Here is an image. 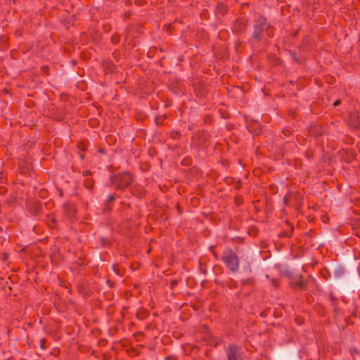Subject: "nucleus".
<instances>
[{
  "label": "nucleus",
  "mask_w": 360,
  "mask_h": 360,
  "mask_svg": "<svg viewBox=\"0 0 360 360\" xmlns=\"http://www.w3.org/2000/svg\"><path fill=\"white\" fill-rule=\"evenodd\" d=\"M273 27L268 22L266 18L262 15L255 17L251 41L252 43H259L264 40V36L273 37Z\"/></svg>",
  "instance_id": "obj_1"
},
{
  "label": "nucleus",
  "mask_w": 360,
  "mask_h": 360,
  "mask_svg": "<svg viewBox=\"0 0 360 360\" xmlns=\"http://www.w3.org/2000/svg\"><path fill=\"white\" fill-rule=\"evenodd\" d=\"M134 181L133 176L127 172H119L110 175L111 185L115 189H124Z\"/></svg>",
  "instance_id": "obj_2"
},
{
  "label": "nucleus",
  "mask_w": 360,
  "mask_h": 360,
  "mask_svg": "<svg viewBox=\"0 0 360 360\" xmlns=\"http://www.w3.org/2000/svg\"><path fill=\"white\" fill-rule=\"evenodd\" d=\"M221 260L226 268L232 272L238 271L239 269V259L235 252L231 248L224 250Z\"/></svg>",
  "instance_id": "obj_3"
},
{
  "label": "nucleus",
  "mask_w": 360,
  "mask_h": 360,
  "mask_svg": "<svg viewBox=\"0 0 360 360\" xmlns=\"http://www.w3.org/2000/svg\"><path fill=\"white\" fill-rule=\"evenodd\" d=\"M227 360H243L239 347L236 345H229L226 351Z\"/></svg>",
  "instance_id": "obj_4"
},
{
  "label": "nucleus",
  "mask_w": 360,
  "mask_h": 360,
  "mask_svg": "<svg viewBox=\"0 0 360 360\" xmlns=\"http://www.w3.org/2000/svg\"><path fill=\"white\" fill-rule=\"evenodd\" d=\"M290 286L293 289L305 290L307 283L303 280L302 276H299L291 279Z\"/></svg>",
  "instance_id": "obj_5"
},
{
  "label": "nucleus",
  "mask_w": 360,
  "mask_h": 360,
  "mask_svg": "<svg viewBox=\"0 0 360 360\" xmlns=\"http://www.w3.org/2000/svg\"><path fill=\"white\" fill-rule=\"evenodd\" d=\"M27 207L33 215H37L40 212V205L38 201L32 200L27 202Z\"/></svg>",
  "instance_id": "obj_6"
},
{
  "label": "nucleus",
  "mask_w": 360,
  "mask_h": 360,
  "mask_svg": "<svg viewBox=\"0 0 360 360\" xmlns=\"http://www.w3.org/2000/svg\"><path fill=\"white\" fill-rule=\"evenodd\" d=\"M233 30L236 34H241L245 30V24L241 20H236Z\"/></svg>",
  "instance_id": "obj_7"
},
{
  "label": "nucleus",
  "mask_w": 360,
  "mask_h": 360,
  "mask_svg": "<svg viewBox=\"0 0 360 360\" xmlns=\"http://www.w3.org/2000/svg\"><path fill=\"white\" fill-rule=\"evenodd\" d=\"M115 200V196L114 195H110L108 198L105 200L104 205H103V211L104 212H109L111 210L112 208V203Z\"/></svg>",
  "instance_id": "obj_8"
},
{
  "label": "nucleus",
  "mask_w": 360,
  "mask_h": 360,
  "mask_svg": "<svg viewBox=\"0 0 360 360\" xmlns=\"http://www.w3.org/2000/svg\"><path fill=\"white\" fill-rule=\"evenodd\" d=\"M350 120L354 121L353 125L354 127L357 128L360 127V118L355 114L351 115Z\"/></svg>",
  "instance_id": "obj_9"
},
{
  "label": "nucleus",
  "mask_w": 360,
  "mask_h": 360,
  "mask_svg": "<svg viewBox=\"0 0 360 360\" xmlns=\"http://www.w3.org/2000/svg\"><path fill=\"white\" fill-rule=\"evenodd\" d=\"M84 185L86 188H89V189L91 188L94 185L92 179L90 178L85 179Z\"/></svg>",
  "instance_id": "obj_10"
},
{
  "label": "nucleus",
  "mask_w": 360,
  "mask_h": 360,
  "mask_svg": "<svg viewBox=\"0 0 360 360\" xmlns=\"http://www.w3.org/2000/svg\"><path fill=\"white\" fill-rule=\"evenodd\" d=\"M310 132L315 133V135L317 136L322 135V129L321 127H316L315 128L311 129L310 130Z\"/></svg>",
  "instance_id": "obj_11"
},
{
  "label": "nucleus",
  "mask_w": 360,
  "mask_h": 360,
  "mask_svg": "<svg viewBox=\"0 0 360 360\" xmlns=\"http://www.w3.org/2000/svg\"><path fill=\"white\" fill-rule=\"evenodd\" d=\"M242 283L243 285H252L253 283V280L252 278L243 280L242 281Z\"/></svg>",
  "instance_id": "obj_12"
},
{
  "label": "nucleus",
  "mask_w": 360,
  "mask_h": 360,
  "mask_svg": "<svg viewBox=\"0 0 360 360\" xmlns=\"http://www.w3.org/2000/svg\"><path fill=\"white\" fill-rule=\"evenodd\" d=\"M46 339L44 338H42L40 340V347L41 349H45L46 348V346H45V343H46Z\"/></svg>",
  "instance_id": "obj_13"
},
{
  "label": "nucleus",
  "mask_w": 360,
  "mask_h": 360,
  "mask_svg": "<svg viewBox=\"0 0 360 360\" xmlns=\"http://www.w3.org/2000/svg\"><path fill=\"white\" fill-rule=\"evenodd\" d=\"M56 219L52 218V219H51L50 222L49 223V225L51 227L53 228V227H54V226L56 225Z\"/></svg>",
  "instance_id": "obj_14"
},
{
  "label": "nucleus",
  "mask_w": 360,
  "mask_h": 360,
  "mask_svg": "<svg viewBox=\"0 0 360 360\" xmlns=\"http://www.w3.org/2000/svg\"><path fill=\"white\" fill-rule=\"evenodd\" d=\"M292 56V60L296 63H300V60H298L297 56L295 53H292L291 54Z\"/></svg>",
  "instance_id": "obj_15"
},
{
  "label": "nucleus",
  "mask_w": 360,
  "mask_h": 360,
  "mask_svg": "<svg viewBox=\"0 0 360 360\" xmlns=\"http://www.w3.org/2000/svg\"><path fill=\"white\" fill-rule=\"evenodd\" d=\"M340 104V100H337L336 101L334 102L333 105L334 106H338Z\"/></svg>",
  "instance_id": "obj_16"
},
{
  "label": "nucleus",
  "mask_w": 360,
  "mask_h": 360,
  "mask_svg": "<svg viewBox=\"0 0 360 360\" xmlns=\"http://www.w3.org/2000/svg\"><path fill=\"white\" fill-rule=\"evenodd\" d=\"M330 300H331V301H332L333 302L335 301V297H334V296H333V294H330Z\"/></svg>",
  "instance_id": "obj_17"
},
{
  "label": "nucleus",
  "mask_w": 360,
  "mask_h": 360,
  "mask_svg": "<svg viewBox=\"0 0 360 360\" xmlns=\"http://www.w3.org/2000/svg\"><path fill=\"white\" fill-rule=\"evenodd\" d=\"M271 282H272V283L274 284V286H276V285H277V281H276V280L273 279V280L271 281Z\"/></svg>",
  "instance_id": "obj_18"
},
{
  "label": "nucleus",
  "mask_w": 360,
  "mask_h": 360,
  "mask_svg": "<svg viewBox=\"0 0 360 360\" xmlns=\"http://www.w3.org/2000/svg\"><path fill=\"white\" fill-rule=\"evenodd\" d=\"M172 356H167V357L165 358V360H172Z\"/></svg>",
  "instance_id": "obj_19"
},
{
  "label": "nucleus",
  "mask_w": 360,
  "mask_h": 360,
  "mask_svg": "<svg viewBox=\"0 0 360 360\" xmlns=\"http://www.w3.org/2000/svg\"><path fill=\"white\" fill-rule=\"evenodd\" d=\"M176 283H177L176 281H173L172 283V285H176Z\"/></svg>",
  "instance_id": "obj_20"
},
{
  "label": "nucleus",
  "mask_w": 360,
  "mask_h": 360,
  "mask_svg": "<svg viewBox=\"0 0 360 360\" xmlns=\"http://www.w3.org/2000/svg\"><path fill=\"white\" fill-rule=\"evenodd\" d=\"M89 173V171H85V172H84V175L86 176Z\"/></svg>",
  "instance_id": "obj_21"
},
{
  "label": "nucleus",
  "mask_w": 360,
  "mask_h": 360,
  "mask_svg": "<svg viewBox=\"0 0 360 360\" xmlns=\"http://www.w3.org/2000/svg\"><path fill=\"white\" fill-rule=\"evenodd\" d=\"M67 207H69L70 209H72V207H71V205H67Z\"/></svg>",
  "instance_id": "obj_22"
}]
</instances>
